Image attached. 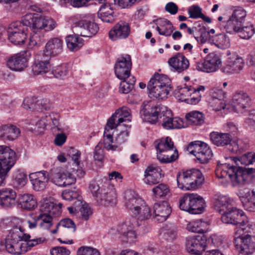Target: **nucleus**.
<instances>
[{"instance_id": "nucleus-1", "label": "nucleus", "mask_w": 255, "mask_h": 255, "mask_svg": "<svg viewBox=\"0 0 255 255\" xmlns=\"http://www.w3.org/2000/svg\"><path fill=\"white\" fill-rule=\"evenodd\" d=\"M233 160L238 166H251L246 170L228 163L218 164L216 175L218 178L225 179L230 181L233 186L243 183L249 177V173L255 172V153L247 152L243 155L234 157Z\"/></svg>"}, {"instance_id": "nucleus-2", "label": "nucleus", "mask_w": 255, "mask_h": 255, "mask_svg": "<svg viewBox=\"0 0 255 255\" xmlns=\"http://www.w3.org/2000/svg\"><path fill=\"white\" fill-rule=\"evenodd\" d=\"M213 205L215 209L222 214L223 223L239 227L236 236L239 232L251 233L255 228V225L249 221L244 212L235 207L233 200L226 196H219L214 198Z\"/></svg>"}, {"instance_id": "nucleus-3", "label": "nucleus", "mask_w": 255, "mask_h": 255, "mask_svg": "<svg viewBox=\"0 0 255 255\" xmlns=\"http://www.w3.org/2000/svg\"><path fill=\"white\" fill-rule=\"evenodd\" d=\"M140 114L152 124L156 123L158 119H161L163 127L167 129L184 127L183 120L179 118H173L171 111L163 105L142 106Z\"/></svg>"}, {"instance_id": "nucleus-4", "label": "nucleus", "mask_w": 255, "mask_h": 255, "mask_svg": "<svg viewBox=\"0 0 255 255\" xmlns=\"http://www.w3.org/2000/svg\"><path fill=\"white\" fill-rule=\"evenodd\" d=\"M32 21L31 16L27 14L23 16L20 21L11 23L8 29V39L15 45H21L24 43L27 38L28 29L32 31Z\"/></svg>"}, {"instance_id": "nucleus-5", "label": "nucleus", "mask_w": 255, "mask_h": 255, "mask_svg": "<svg viewBox=\"0 0 255 255\" xmlns=\"http://www.w3.org/2000/svg\"><path fill=\"white\" fill-rule=\"evenodd\" d=\"M147 89L150 98L158 100L166 99L171 90V81L166 75L154 74L148 82Z\"/></svg>"}, {"instance_id": "nucleus-6", "label": "nucleus", "mask_w": 255, "mask_h": 255, "mask_svg": "<svg viewBox=\"0 0 255 255\" xmlns=\"http://www.w3.org/2000/svg\"><path fill=\"white\" fill-rule=\"evenodd\" d=\"M176 180L178 187L183 190H193L204 182V178L200 170L192 169L179 172Z\"/></svg>"}, {"instance_id": "nucleus-7", "label": "nucleus", "mask_w": 255, "mask_h": 255, "mask_svg": "<svg viewBox=\"0 0 255 255\" xmlns=\"http://www.w3.org/2000/svg\"><path fill=\"white\" fill-rule=\"evenodd\" d=\"M89 188L93 196L100 205L107 206L115 204L116 193L112 186L107 185L100 187L97 183L93 181L91 183Z\"/></svg>"}, {"instance_id": "nucleus-8", "label": "nucleus", "mask_w": 255, "mask_h": 255, "mask_svg": "<svg viewBox=\"0 0 255 255\" xmlns=\"http://www.w3.org/2000/svg\"><path fill=\"white\" fill-rule=\"evenodd\" d=\"M16 160L14 150L6 145H0V185Z\"/></svg>"}, {"instance_id": "nucleus-9", "label": "nucleus", "mask_w": 255, "mask_h": 255, "mask_svg": "<svg viewBox=\"0 0 255 255\" xmlns=\"http://www.w3.org/2000/svg\"><path fill=\"white\" fill-rule=\"evenodd\" d=\"M187 150L201 163H207L213 155L208 144L201 141L191 142L187 147Z\"/></svg>"}, {"instance_id": "nucleus-10", "label": "nucleus", "mask_w": 255, "mask_h": 255, "mask_svg": "<svg viewBox=\"0 0 255 255\" xmlns=\"http://www.w3.org/2000/svg\"><path fill=\"white\" fill-rule=\"evenodd\" d=\"M235 239V245L240 254L250 255L255 252V237L248 234L241 235L239 232Z\"/></svg>"}, {"instance_id": "nucleus-11", "label": "nucleus", "mask_w": 255, "mask_h": 255, "mask_svg": "<svg viewBox=\"0 0 255 255\" xmlns=\"http://www.w3.org/2000/svg\"><path fill=\"white\" fill-rule=\"evenodd\" d=\"M31 16L32 21V32L33 33H40L42 30L50 31L54 29L57 26L56 22L52 18L48 16H37L33 13H28Z\"/></svg>"}, {"instance_id": "nucleus-12", "label": "nucleus", "mask_w": 255, "mask_h": 255, "mask_svg": "<svg viewBox=\"0 0 255 255\" xmlns=\"http://www.w3.org/2000/svg\"><path fill=\"white\" fill-rule=\"evenodd\" d=\"M222 64L221 56L216 52H212L206 57L204 62H197L196 68L198 71L214 72L221 67Z\"/></svg>"}, {"instance_id": "nucleus-13", "label": "nucleus", "mask_w": 255, "mask_h": 255, "mask_svg": "<svg viewBox=\"0 0 255 255\" xmlns=\"http://www.w3.org/2000/svg\"><path fill=\"white\" fill-rule=\"evenodd\" d=\"M30 56V51H22L9 57L6 61V65L12 71H23L27 66Z\"/></svg>"}, {"instance_id": "nucleus-14", "label": "nucleus", "mask_w": 255, "mask_h": 255, "mask_svg": "<svg viewBox=\"0 0 255 255\" xmlns=\"http://www.w3.org/2000/svg\"><path fill=\"white\" fill-rule=\"evenodd\" d=\"M130 110L127 107H122L117 110L108 120L105 130L109 131L120 126L124 122H129L131 121Z\"/></svg>"}, {"instance_id": "nucleus-15", "label": "nucleus", "mask_w": 255, "mask_h": 255, "mask_svg": "<svg viewBox=\"0 0 255 255\" xmlns=\"http://www.w3.org/2000/svg\"><path fill=\"white\" fill-rule=\"evenodd\" d=\"M130 126H127L125 131H121L118 134L114 141L113 136L111 134H106V131L104 134V147L107 150L119 151L120 150L119 146L127 141Z\"/></svg>"}, {"instance_id": "nucleus-16", "label": "nucleus", "mask_w": 255, "mask_h": 255, "mask_svg": "<svg viewBox=\"0 0 255 255\" xmlns=\"http://www.w3.org/2000/svg\"><path fill=\"white\" fill-rule=\"evenodd\" d=\"M51 179L53 183L59 186L70 185L76 181V179L71 174L65 172L62 167L54 168L51 170Z\"/></svg>"}, {"instance_id": "nucleus-17", "label": "nucleus", "mask_w": 255, "mask_h": 255, "mask_svg": "<svg viewBox=\"0 0 255 255\" xmlns=\"http://www.w3.org/2000/svg\"><path fill=\"white\" fill-rule=\"evenodd\" d=\"M131 61L130 56L126 55L118 59L115 66V72L117 78L119 79H125L130 76V69L131 68Z\"/></svg>"}, {"instance_id": "nucleus-18", "label": "nucleus", "mask_w": 255, "mask_h": 255, "mask_svg": "<svg viewBox=\"0 0 255 255\" xmlns=\"http://www.w3.org/2000/svg\"><path fill=\"white\" fill-rule=\"evenodd\" d=\"M205 240V237L200 236L187 238L186 242L187 251L193 255H201L206 249Z\"/></svg>"}, {"instance_id": "nucleus-19", "label": "nucleus", "mask_w": 255, "mask_h": 255, "mask_svg": "<svg viewBox=\"0 0 255 255\" xmlns=\"http://www.w3.org/2000/svg\"><path fill=\"white\" fill-rule=\"evenodd\" d=\"M63 49V41L58 38L50 39L46 43L42 56L46 59H50L52 57L58 56Z\"/></svg>"}, {"instance_id": "nucleus-20", "label": "nucleus", "mask_w": 255, "mask_h": 255, "mask_svg": "<svg viewBox=\"0 0 255 255\" xmlns=\"http://www.w3.org/2000/svg\"><path fill=\"white\" fill-rule=\"evenodd\" d=\"M250 101L248 95L243 91H240L234 95L230 105L237 112L242 113L249 106Z\"/></svg>"}, {"instance_id": "nucleus-21", "label": "nucleus", "mask_w": 255, "mask_h": 255, "mask_svg": "<svg viewBox=\"0 0 255 255\" xmlns=\"http://www.w3.org/2000/svg\"><path fill=\"white\" fill-rule=\"evenodd\" d=\"M244 61L242 58L232 56L228 58L227 64L221 69L223 73L226 74L239 73L244 67Z\"/></svg>"}, {"instance_id": "nucleus-22", "label": "nucleus", "mask_w": 255, "mask_h": 255, "mask_svg": "<svg viewBox=\"0 0 255 255\" xmlns=\"http://www.w3.org/2000/svg\"><path fill=\"white\" fill-rule=\"evenodd\" d=\"M77 32L80 35L83 37H90L95 35L98 30V25L87 19H82L77 23Z\"/></svg>"}, {"instance_id": "nucleus-23", "label": "nucleus", "mask_w": 255, "mask_h": 255, "mask_svg": "<svg viewBox=\"0 0 255 255\" xmlns=\"http://www.w3.org/2000/svg\"><path fill=\"white\" fill-rule=\"evenodd\" d=\"M130 33V26L125 21H120L109 31L110 38L112 40L127 38Z\"/></svg>"}, {"instance_id": "nucleus-24", "label": "nucleus", "mask_w": 255, "mask_h": 255, "mask_svg": "<svg viewBox=\"0 0 255 255\" xmlns=\"http://www.w3.org/2000/svg\"><path fill=\"white\" fill-rule=\"evenodd\" d=\"M239 198L244 208L250 212H255V191L243 189L239 192Z\"/></svg>"}, {"instance_id": "nucleus-25", "label": "nucleus", "mask_w": 255, "mask_h": 255, "mask_svg": "<svg viewBox=\"0 0 255 255\" xmlns=\"http://www.w3.org/2000/svg\"><path fill=\"white\" fill-rule=\"evenodd\" d=\"M168 63L174 71L181 73L186 70L189 66V61L181 53H177L168 60Z\"/></svg>"}, {"instance_id": "nucleus-26", "label": "nucleus", "mask_w": 255, "mask_h": 255, "mask_svg": "<svg viewBox=\"0 0 255 255\" xmlns=\"http://www.w3.org/2000/svg\"><path fill=\"white\" fill-rule=\"evenodd\" d=\"M29 177L33 189L37 191L43 190L49 180L45 171L32 173Z\"/></svg>"}, {"instance_id": "nucleus-27", "label": "nucleus", "mask_w": 255, "mask_h": 255, "mask_svg": "<svg viewBox=\"0 0 255 255\" xmlns=\"http://www.w3.org/2000/svg\"><path fill=\"white\" fill-rule=\"evenodd\" d=\"M161 172V169L158 167L148 166L144 171V182L150 185L158 183L162 177Z\"/></svg>"}, {"instance_id": "nucleus-28", "label": "nucleus", "mask_w": 255, "mask_h": 255, "mask_svg": "<svg viewBox=\"0 0 255 255\" xmlns=\"http://www.w3.org/2000/svg\"><path fill=\"white\" fill-rule=\"evenodd\" d=\"M150 23H154L159 34L165 36H170L174 29L172 23L166 19L158 18L153 20Z\"/></svg>"}, {"instance_id": "nucleus-29", "label": "nucleus", "mask_w": 255, "mask_h": 255, "mask_svg": "<svg viewBox=\"0 0 255 255\" xmlns=\"http://www.w3.org/2000/svg\"><path fill=\"white\" fill-rule=\"evenodd\" d=\"M19 128L12 125H4L0 127V137L3 139L13 141L20 135Z\"/></svg>"}, {"instance_id": "nucleus-30", "label": "nucleus", "mask_w": 255, "mask_h": 255, "mask_svg": "<svg viewBox=\"0 0 255 255\" xmlns=\"http://www.w3.org/2000/svg\"><path fill=\"white\" fill-rule=\"evenodd\" d=\"M171 212V207L166 202L161 204L155 203L154 206V213L156 220L160 222L165 221Z\"/></svg>"}, {"instance_id": "nucleus-31", "label": "nucleus", "mask_w": 255, "mask_h": 255, "mask_svg": "<svg viewBox=\"0 0 255 255\" xmlns=\"http://www.w3.org/2000/svg\"><path fill=\"white\" fill-rule=\"evenodd\" d=\"M16 198V192L11 188H4L0 190V205L9 207L14 204Z\"/></svg>"}, {"instance_id": "nucleus-32", "label": "nucleus", "mask_w": 255, "mask_h": 255, "mask_svg": "<svg viewBox=\"0 0 255 255\" xmlns=\"http://www.w3.org/2000/svg\"><path fill=\"white\" fill-rule=\"evenodd\" d=\"M125 199L127 207L131 210L132 213L145 204L141 198L136 197L134 193L131 191L126 193Z\"/></svg>"}, {"instance_id": "nucleus-33", "label": "nucleus", "mask_w": 255, "mask_h": 255, "mask_svg": "<svg viewBox=\"0 0 255 255\" xmlns=\"http://www.w3.org/2000/svg\"><path fill=\"white\" fill-rule=\"evenodd\" d=\"M191 209L189 213L198 214L201 213L205 207V202L200 195L192 193L191 199Z\"/></svg>"}, {"instance_id": "nucleus-34", "label": "nucleus", "mask_w": 255, "mask_h": 255, "mask_svg": "<svg viewBox=\"0 0 255 255\" xmlns=\"http://www.w3.org/2000/svg\"><path fill=\"white\" fill-rule=\"evenodd\" d=\"M21 207L27 210H31L37 207V201L32 194L24 193L20 194L18 198Z\"/></svg>"}, {"instance_id": "nucleus-35", "label": "nucleus", "mask_w": 255, "mask_h": 255, "mask_svg": "<svg viewBox=\"0 0 255 255\" xmlns=\"http://www.w3.org/2000/svg\"><path fill=\"white\" fill-rule=\"evenodd\" d=\"M49 60L46 59L45 57L42 56L41 60L35 62L31 67L33 74L38 75L48 72L51 68Z\"/></svg>"}, {"instance_id": "nucleus-36", "label": "nucleus", "mask_w": 255, "mask_h": 255, "mask_svg": "<svg viewBox=\"0 0 255 255\" xmlns=\"http://www.w3.org/2000/svg\"><path fill=\"white\" fill-rule=\"evenodd\" d=\"M212 142L217 146L227 145L231 143L232 137L228 133L212 132L210 133Z\"/></svg>"}, {"instance_id": "nucleus-37", "label": "nucleus", "mask_w": 255, "mask_h": 255, "mask_svg": "<svg viewBox=\"0 0 255 255\" xmlns=\"http://www.w3.org/2000/svg\"><path fill=\"white\" fill-rule=\"evenodd\" d=\"M77 34L69 35L66 37L65 41L67 48L72 52L80 49L84 45L83 39Z\"/></svg>"}, {"instance_id": "nucleus-38", "label": "nucleus", "mask_w": 255, "mask_h": 255, "mask_svg": "<svg viewBox=\"0 0 255 255\" xmlns=\"http://www.w3.org/2000/svg\"><path fill=\"white\" fill-rule=\"evenodd\" d=\"M29 237V234L24 233L21 227L15 226L10 230L9 234L6 239L16 242H21L24 241V240H27Z\"/></svg>"}, {"instance_id": "nucleus-39", "label": "nucleus", "mask_w": 255, "mask_h": 255, "mask_svg": "<svg viewBox=\"0 0 255 255\" xmlns=\"http://www.w3.org/2000/svg\"><path fill=\"white\" fill-rule=\"evenodd\" d=\"M114 9L111 4H103L98 13V17L104 22H112L113 20Z\"/></svg>"}, {"instance_id": "nucleus-40", "label": "nucleus", "mask_w": 255, "mask_h": 255, "mask_svg": "<svg viewBox=\"0 0 255 255\" xmlns=\"http://www.w3.org/2000/svg\"><path fill=\"white\" fill-rule=\"evenodd\" d=\"M160 236L165 241H174L177 237V227L172 224L166 225L162 228Z\"/></svg>"}, {"instance_id": "nucleus-41", "label": "nucleus", "mask_w": 255, "mask_h": 255, "mask_svg": "<svg viewBox=\"0 0 255 255\" xmlns=\"http://www.w3.org/2000/svg\"><path fill=\"white\" fill-rule=\"evenodd\" d=\"M138 222L137 219L135 217H131L127 220L125 223L119 225L117 228L118 234L121 235L132 231L138 227Z\"/></svg>"}, {"instance_id": "nucleus-42", "label": "nucleus", "mask_w": 255, "mask_h": 255, "mask_svg": "<svg viewBox=\"0 0 255 255\" xmlns=\"http://www.w3.org/2000/svg\"><path fill=\"white\" fill-rule=\"evenodd\" d=\"M155 144L157 150V158H158L159 154H162V153L166 151V150L174 147L173 142L169 137L157 140L155 142Z\"/></svg>"}, {"instance_id": "nucleus-43", "label": "nucleus", "mask_w": 255, "mask_h": 255, "mask_svg": "<svg viewBox=\"0 0 255 255\" xmlns=\"http://www.w3.org/2000/svg\"><path fill=\"white\" fill-rule=\"evenodd\" d=\"M209 40L210 43L221 49H226L230 46V39L225 34H220L209 37Z\"/></svg>"}, {"instance_id": "nucleus-44", "label": "nucleus", "mask_w": 255, "mask_h": 255, "mask_svg": "<svg viewBox=\"0 0 255 255\" xmlns=\"http://www.w3.org/2000/svg\"><path fill=\"white\" fill-rule=\"evenodd\" d=\"M209 225V223L207 221L202 219L197 220L189 223L187 225L186 229L191 232L203 233L206 230Z\"/></svg>"}, {"instance_id": "nucleus-45", "label": "nucleus", "mask_w": 255, "mask_h": 255, "mask_svg": "<svg viewBox=\"0 0 255 255\" xmlns=\"http://www.w3.org/2000/svg\"><path fill=\"white\" fill-rule=\"evenodd\" d=\"M225 93L221 89L214 88L210 91V96L212 98V101L211 102H214L217 101V103L221 104V107H216L215 109L216 110H221L224 109L226 106V105L222 100L224 98Z\"/></svg>"}, {"instance_id": "nucleus-46", "label": "nucleus", "mask_w": 255, "mask_h": 255, "mask_svg": "<svg viewBox=\"0 0 255 255\" xmlns=\"http://www.w3.org/2000/svg\"><path fill=\"white\" fill-rule=\"evenodd\" d=\"M178 157V151L173 147L166 150L162 154H159L157 159L162 163H170L176 160Z\"/></svg>"}, {"instance_id": "nucleus-47", "label": "nucleus", "mask_w": 255, "mask_h": 255, "mask_svg": "<svg viewBox=\"0 0 255 255\" xmlns=\"http://www.w3.org/2000/svg\"><path fill=\"white\" fill-rule=\"evenodd\" d=\"M186 118L190 124L198 126L204 122L205 117L202 112L194 111L188 113Z\"/></svg>"}, {"instance_id": "nucleus-48", "label": "nucleus", "mask_w": 255, "mask_h": 255, "mask_svg": "<svg viewBox=\"0 0 255 255\" xmlns=\"http://www.w3.org/2000/svg\"><path fill=\"white\" fill-rule=\"evenodd\" d=\"M242 26L241 22L230 16L226 21L224 25V28L227 33L234 34L238 32Z\"/></svg>"}, {"instance_id": "nucleus-49", "label": "nucleus", "mask_w": 255, "mask_h": 255, "mask_svg": "<svg viewBox=\"0 0 255 255\" xmlns=\"http://www.w3.org/2000/svg\"><path fill=\"white\" fill-rule=\"evenodd\" d=\"M123 80L120 85L119 91L123 94L128 93L133 88L135 82V78L134 76H130Z\"/></svg>"}, {"instance_id": "nucleus-50", "label": "nucleus", "mask_w": 255, "mask_h": 255, "mask_svg": "<svg viewBox=\"0 0 255 255\" xmlns=\"http://www.w3.org/2000/svg\"><path fill=\"white\" fill-rule=\"evenodd\" d=\"M38 225L43 230H49L53 225V218L50 215L40 214L38 215Z\"/></svg>"}, {"instance_id": "nucleus-51", "label": "nucleus", "mask_w": 255, "mask_h": 255, "mask_svg": "<svg viewBox=\"0 0 255 255\" xmlns=\"http://www.w3.org/2000/svg\"><path fill=\"white\" fill-rule=\"evenodd\" d=\"M133 213L140 220L148 219L151 216V209L145 204L135 210Z\"/></svg>"}, {"instance_id": "nucleus-52", "label": "nucleus", "mask_w": 255, "mask_h": 255, "mask_svg": "<svg viewBox=\"0 0 255 255\" xmlns=\"http://www.w3.org/2000/svg\"><path fill=\"white\" fill-rule=\"evenodd\" d=\"M57 228H62L64 231L65 229H69L71 233H74L76 231V226L71 219L66 218L61 220L57 224Z\"/></svg>"}, {"instance_id": "nucleus-53", "label": "nucleus", "mask_w": 255, "mask_h": 255, "mask_svg": "<svg viewBox=\"0 0 255 255\" xmlns=\"http://www.w3.org/2000/svg\"><path fill=\"white\" fill-rule=\"evenodd\" d=\"M192 193H186L182 197L179 201V207L182 210L189 213L191 209V199Z\"/></svg>"}, {"instance_id": "nucleus-54", "label": "nucleus", "mask_w": 255, "mask_h": 255, "mask_svg": "<svg viewBox=\"0 0 255 255\" xmlns=\"http://www.w3.org/2000/svg\"><path fill=\"white\" fill-rule=\"evenodd\" d=\"M154 195L156 197L165 196L169 192V189L167 185L161 183L152 189Z\"/></svg>"}, {"instance_id": "nucleus-55", "label": "nucleus", "mask_w": 255, "mask_h": 255, "mask_svg": "<svg viewBox=\"0 0 255 255\" xmlns=\"http://www.w3.org/2000/svg\"><path fill=\"white\" fill-rule=\"evenodd\" d=\"M191 89L192 86H185L179 89L176 93L177 97L181 101L186 102V100L189 98L191 94Z\"/></svg>"}, {"instance_id": "nucleus-56", "label": "nucleus", "mask_w": 255, "mask_h": 255, "mask_svg": "<svg viewBox=\"0 0 255 255\" xmlns=\"http://www.w3.org/2000/svg\"><path fill=\"white\" fill-rule=\"evenodd\" d=\"M80 194L79 191L74 188L64 190L62 192V196L63 199L65 200H71L78 198Z\"/></svg>"}, {"instance_id": "nucleus-57", "label": "nucleus", "mask_w": 255, "mask_h": 255, "mask_svg": "<svg viewBox=\"0 0 255 255\" xmlns=\"http://www.w3.org/2000/svg\"><path fill=\"white\" fill-rule=\"evenodd\" d=\"M206 249L212 247L219 248L222 244V237L217 235H212L209 239L205 240Z\"/></svg>"}, {"instance_id": "nucleus-58", "label": "nucleus", "mask_w": 255, "mask_h": 255, "mask_svg": "<svg viewBox=\"0 0 255 255\" xmlns=\"http://www.w3.org/2000/svg\"><path fill=\"white\" fill-rule=\"evenodd\" d=\"M23 108L26 110L37 111V98L34 97H27L23 101L22 105Z\"/></svg>"}, {"instance_id": "nucleus-59", "label": "nucleus", "mask_w": 255, "mask_h": 255, "mask_svg": "<svg viewBox=\"0 0 255 255\" xmlns=\"http://www.w3.org/2000/svg\"><path fill=\"white\" fill-rule=\"evenodd\" d=\"M54 202L51 201L48 199H43L40 201V205L39 210L42 214H46L49 215L51 211V209L53 208Z\"/></svg>"}, {"instance_id": "nucleus-60", "label": "nucleus", "mask_w": 255, "mask_h": 255, "mask_svg": "<svg viewBox=\"0 0 255 255\" xmlns=\"http://www.w3.org/2000/svg\"><path fill=\"white\" fill-rule=\"evenodd\" d=\"M68 68L66 66H59L53 68L52 74L57 79H63L67 74Z\"/></svg>"}, {"instance_id": "nucleus-61", "label": "nucleus", "mask_w": 255, "mask_h": 255, "mask_svg": "<svg viewBox=\"0 0 255 255\" xmlns=\"http://www.w3.org/2000/svg\"><path fill=\"white\" fill-rule=\"evenodd\" d=\"M239 36L243 39H249L255 33V29L253 26L250 25L242 27L238 31Z\"/></svg>"}, {"instance_id": "nucleus-62", "label": "nucleus", "mask_w": 255, "mask_h": 255, "mask_svg": "<svg viewBox=\"0 0 255 255\" xmlns=\"http://www.w3.org/2000/svg\"><path fill=\"white\" fill-rule=\"evenodd\" d=\"M13 179L17 185L23 186L26 183L27 175L24 172L18 170L14 174Z\"/></svg>"}, {"instance_id": "nucleus-63", "label": "nucleus", "mask_w": 255, "mask_h": 255, "mask_svg": "<svg viewBox=\"0 0 255 255\" xmlns=\"http://www.w3.org/2000/svg\"><path fill=\"white\" fill-rule=\"evenodd\" d=\"M77 255H100L99 251L93 248L81 247L78 249Z\"/></svg>"}, {"instance_id": "nucleus-64", "label": "nucleus", "mask_w": 255, "mask_h": 255, "mask_svg": "<svg viewBox=\"0 0 255 255\" xmlns=\"http://www.w3.org/2000/svg\"><path fill=\"white\" fill-rule=\"evenodd\" d=\"M82 204L81 207L80 208V212L82 219L87 221L90 217L92 215L93 211L89 206L86 203Z\"/></svg>"}]
</instances>
